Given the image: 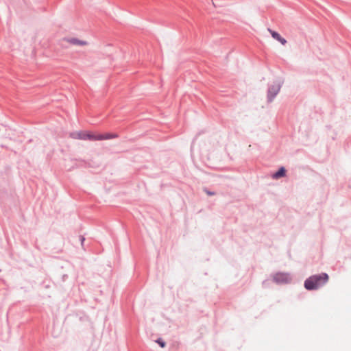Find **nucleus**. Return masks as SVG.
I'll use <instances>...</instances> for the list:
<instances>
[{"label": "nucleus", "mask_w": 351, "mask_h": 351, "mask_svg": "<svg viewBox=\"0 0 351 351\" xmlns=\"http://www.w3.org/2000/svg\"><path fill=\"white\" fill-rule=\"evenodd\" d=\"M328 280V276L325 273L314 275L307 278L304 282V287L308 290L317 289L326 284Z\"/></svg>", "instance_id": "nucleus-1"}, {"label": "nucleus", "mask_w": 351, "mask_h": 351, "mask_svg": "<svg viewBox=\"0 0 351 351\" xmlns=\"http://www.w3.org/2000/svg\"><path fill=\"white\" fill-rule=\"evenodd\" d=\"M282 83L278 81L274 82L272 84H268V88L267 92V101L268 103H271L274 101V98L278 94Z\"/></svg>", "instance_id": "nucleus-2"}, {"label": "nucleus", "mask_w": 351, "mask_h": 351, "mask_svg": "<svg viewBox=\"0 0 351 351\" xmlns=\"http://www.w3.org/2000/svg\"><path fill=\"white\" fill-rule=\"evenodd\" d=\"M69 137L73 139L89 140L94 141L95 134L86 131L80 130L73 132L69 134Z\"/></svg>", "instance_id": "nucleus-3"}, {"label": "nucleus", "mask_w": 351, "mask_h": 351, "mask_svg": "<svg viewBox=\"0 0 351 351\" xmlns=\"http://www.w3.org/2000/svg\"><path fill=\"white\" fill-rule=\"evenodd\" d=\"M271 281L276 285H283L285 283V273L277 272L271 274Z\"/></svg>", "instance_id": "nucleus-4"}, {"label": "nucleus", "mask_w": 351, "mask_h": 351, "mask_svg": "<svg viewBox=\"0 0 351 351\" xmlns=\"http://www.w3.org/2000/svg\"><path fill=\"white\" fill-rule=\"evenodd\" d=\"M119 135L116 133H106L95 134L94 141H103L118 138Z\"/></svg>", "instance_id": "nucleus-5"}, {"label": "nucleus", "mask_w": 351, "mask_h": 351, "mask_svg": "<svg viewBox=\"0 0 351 351\" xmlns=\"http://www.w3.org/2000/svg\"><path fill=\"white\" fill-rule=\"evenodd\" d=\"M285 176V167L282 166L279 168V169L271 174V178L273 179L277 180L280 178H283Z\"/></svg>", "instance_id": "nucleus-6"}, {"label": "nucleus", "mask_w": 351, "mask_h": 351, "mask_svg": "<svg viewBox=\"0 0 351 351\" xmlns=\"http://www.w3.org/2000/svg\"><path fill=\"white\" fill-rule=\"evenodd\" d=\"M272 38L278 40L282 45H285V38H282L277 32L268 29Z\"/></svg>", "instance_id": "nucleus-7"}, {"label": "nucleus", "mask_w": 351, "mask_h": 351, "mask_svg": "<svg viewBox=\"0 0 351 351\" xmlns=\"http://www.w3.org/2000/svg\"><path fill=\"white\" fill-rule=\"evenodd\" d=\"M67 41L70 44L75 45H82H82H87L86 41L82 40H80V39L75 38H68Z\"/></svg>", "instance_id": "nucleus-8"}, {"label": "nucleus", "mask_w": 351, "mask_h": 351, "mask_svg": "<svg viewBox=\"0 0 351 351\" xmlns=\"http://www.w3.org/2000/svg\"><path fill=\"white\" fill-rule=\"evenodd\" d=\"M156 342L162 348L166 346V342L160 337L158 338Z\"/></svg>", "instance_id": "nucleus-9"}, {"label": "nucleus", "mask_w": 351, "mask_h": 351, "mask_svg": "<svg viewBox=\"0 0 351 351\" xmlns=\"http://www.w3.org/2000/svg\"><path fill=\"white\" fill-rule=\"evenodd\" d=\"M271 282H272L271 279H266L263 281L262 285L264 288H268Z\"/></svg>", "instance_id": "nucleus-10"}, {"label": "nucleus", "mask_w": 351, "mask_h": 351, "mask_svg": "<svg viewBox=\"0 0 351 351\" xmlns=\"http://www.w3.org/2000/svg\"><path fill=\"white\" fill-rule=\"evenodd\" d=\"M204 191L209 196H212V195H215V193L214 191H209L208 189H204Z\"/></svg>", "instance_id": "nucleus-11"}, {"label": "nucleus", "mask_w": 351, "mask_h": 351, "mask_svg": "<svg viewBox=\"0 0 351 351\" xmlns=\"http://www.w3.org/2000/svg\"><path fill=\"white\" fill-rule=\"evenodd\" d=\"M79 240L80 241L82 247L84 248V241H85V237L84 236H82V235H80L79 237Z\"/></svg>", "instance_id": "nucleus-12"}]
</instances>
